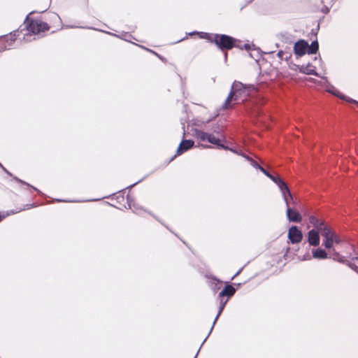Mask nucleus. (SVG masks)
Segmentation results:
<instances>
[{
	"label": "nucleus",
	"instance_id": "f257e3e1",
	"mask_svg": "<svg viewBox=\"0 0 358 358\" xmlns=\"http://www.w3.org/2000/svg\"><path fill=\"white\" fill-rule=\"evenodd\" d=\"M252 85L245 86L241 83L234 82L231 86L229 94L225 100L222 108L230 109L236 104L245 101L250 95V92L254 90Z\"/></svg>",
	"mask_w": 358,
	"mask_h": 358
},
{
	"label": "nucleus",
	"instance_id": "f03ea898",
	"mask_svg": "<svg viewBox=\"0 0 358 358\" xmlns=\"http://www.w3.org/2000/svg\"><path fill=\"white\" fill-rule=\"evenodd\" d=\"M319 231L323 237V245L327 249L330 250V257L332 258V253L334 250L336 251L334 249V244L340 243L341 240L336 232L327 225L324 227L319 226Z\"/></svg>",
	"mask_w": 358,
	"mask_h": 358
},
{
	"label": "nucleus",
	"instance_id": "7ed1b4c3",
	"mask_svg": "<svg viewBox=\"0 0 358 358\" xmlns=\"http://www.w3.org/2000/svg\"><path fill=\"white\" fill-rule=\"evenodd\" d=\"M25 24L29 33H31L33 34H40L50 29V27L47 23L39 19L34 20L27 17L25 21Z\"/></svg>",
	"mask_w": 358,
	"mask_h": 358
},
{
	"label": "nucleus",
	"instance_id": "20e7f679",
	"mask_svg": "<svg viewBox=\"0 0 358 358\" xmlns=\"http://www.w3.org/2000/svg\"><path fill=\"white\" fill-rule=\"evenodd\" d=\"M332 259L340 263L346 264L350 268L358 273V256L347 260L344 256L341 255L338 252L334 250Z\"/></svg>",
	"mask_w": 358,
	"mask_h": 358
},
{
	"label": "nucleus",
	"instance_id": "39448f33",
	"mask_svg": "<svg viewBox=\"0 0 358 358\" xmlns=\"http://www.w3.org/2000/svg\"><path fill=\"white\" fill-rule=\"evenodd\" d=\"M213 41L220 49H231L234 45V38L227 35L215 34Z\"/></svg>",
	"mask_w": 358,
	"mask_h": 358
},
{
	"label": "nucleus",
	"instance_id": "423d86ee",
	"mask_svg": "<svg viewBox=\"0 0 358 358\" xmlns=\"http://www.w3.org/2000/svg\"><path fill=\"white\" fill-rule=\"evenodd\" d=\"M287 237L292 244L299 243L302 241L303 234L297 227L292 226L289 229Z\"/></svg>",
	"mask_w": 358,
	"mask_h": 358
},
{
	"label": "nucleus",
	"instance_id": "0eeeda50",
	"mask_svg": "<svg viewBox=\"0 0 358 358\" xmlns=\"http://www.w3.org/2000/svg\"><path fill=\"white\" fill-rule=\"evenodd\" d=\"M17 32V31H15L13 33H10L9 35L0 38V52L12 45L13 43L15 41Z\"/></svg>",
	"mask_w": 358,
	"mask_h": 358
},
{
	"label": "nucleus",
	"instance_id": "6e6552de",
	"mask_svg": "<svg viewBox=\"0 0 358 358\" xmlns=\"http://www.w3.org/2000/svg\"><path fill=\"white\" fill-rule=\"evenodd\" d=\"M308 44L304 41H299L294 44V53L301 57L308 52Z\"/></svg>",
	"mask_w": 358,
	"mask_h": 358
},
{
	"label": "nucleus",
	"instance_id": "1a4fd4ad",
	"mask_svg": "<svg viewBox=\"0 0 358 358\" xmlns=\"http://www.w3.org/2000/svg\"><path fill=\"white\" fill-rule=\"evenodd\" d=\"M327 91L341 99H343L348 102L355 103L358 106V101L342 94L335 87L332 85H329L327 88Z\"/></svg>",
	"mask_w": 358,
	"mask_h": 358
},
{
	"label": "nucleus",
	"instance_id": "9d476101",
	"mask_svg": "<svg viewBox=\"0 0 358 358\" xmlns=\"http://www.w3.org/2000/svg\"><path fill=\"white\" fill-rule=\"evenodd\" d=\"M287 217L290 222H300L302 220L301 215L299 213L289 207L287 206Z\"/></svg>",
	"mask_w": 358,
	"mask_h": 358
},
{
	"label": "nucleus",
	"instance_id": "9b49d317",
	"mask_svg": "<svg viewBox=\"0 0 358 358\" xmlns=\"http://www.w3.org/2000/svg\"><path fill=\"white\" fill-rule=\"evenodd\" d=\"M319 231L312 229L308 233V241L310 245L317 246L320 244Z\"/></svg>",
	"mask_w": 358,
	"mask_h": 358
},
{
	"label": "nucleus",
	"instance_id": "f8f14e48",
	"mask_svg": "<svg viewBox=\"0 0 358 358\" xmlns=\"http://www.w3.org/2000/svg\"><path fill=\"white\" fill-rule=\"evenodd\" d=\"M194 142L192 140H183L180 143L176 154L178 155H180L182 154L184 152L187 151V150L190 149L194 146Z\"/></svg>",
	"mask_w": 358,
	"mask_h": 358
},
{
	"label": "nucleus",
	"instance_id": "ddd939ff",
	"mask_svg": "<svg viewBox=\"0 0 358 358\" xmlns=\"http://www.w3.org/2000/svg\"><path fill=\"white\" fill-rule=\"evenodd\" d=\"M206 141L210 143L216 145L217 146L224 147L221 143L223 141V138L221 136H215L213 134L207 133Z\"/></svg>",
	"mask_w": 358,
	"mask_h": 358
},
{
	"label": "nucleus",
	"instance_id": "4468645a",
	"mask_svg": "<svg viewBox=\"0 0 358 358\" xmlns=\"http://www.w3.org/2000/svg\"><path fill=\"white\" fill-rule=\"evenodd\" d=\"M313 257L315 259H325L328 258L327 252L321 248L314 249L312 250Z\"/></svg>",
	"mask_w": 358,
	"mask_h": 358
},
{
	"label": "nucleus",
	"instance_id": "2eb2a0df",
	"mask_svg": "<svg viewBox=\"0 0 358 358\" xmlns=\"http://www.w3.org/2000/svg\"><path fill=\"white\" fill-rule=\"evenodd\" d=\"M300 71L307 75H315L317 76H320L317 73L315 66H313L311 64H308L307 66H302L300 69Z\"/></svg>",
	"mask_w": 358,
	"mask_h": 358
},
{
	"label": "nucleus",
	"instance_id": "dca6fc26",
	"mask_svg": "<svg viewBox=\"0 0 358 358\" xmlns=\"http://www.w3.org/2000/svg\"><path fill=\"white\" fill-rule=\"evenodd\" d=\"M236 289L231 285H227L219 294V297L224 296H231L234 294Z\"/></svg>",
	"mask_w": 358,
	"mask_h": 358
},
{
	"label": "nucleus",
	"instance_id": "f3484780",
	"mask_svg": "<svg viewBox=\"0 0 358 358\" xmlns=\"http://www.w3.org/2000/svg\"><path fill=\"white\" fill-rule=\"evenodd\" d=\"M286 206H289V202L293 201V196L289 187L281 193Z\"/></svg>",
	"mask_w": 358,
	"mask_h": 358
},
{
	"label": "nucleus",
	"instance_id": "a211bd4d",
	"mask_svg": "<svg viewBox=\"0 0 358 358\" xmlns=\"http://www.w3.org/2000/svg\"><path fill=\"white\" fill-rule=\"evenodd\" d=\"M273 181L278 185L281 193L288 188L287 184L278 176H276Z\"/></svg>",
	"mask_w": 358,
	"mask_h": 358
},
{
	"label": "nucleus",
	"instance_id": "6ab92c4d",
	"mask_svg": "<svg viewBox=\"0 0 358 358\" xmlns=\"http://www.w3.org/2000/svg\"><path fill=\"white\" fill-rule=\"evenodd\" d=\"M193 135L197 139H199V140H200L201 141H206L207 133L203 131L199 130V129H194Z\"/></svg>",
	"mask_w": 358,
	"mask_h": 358
},
{
	"label": "nucleus",
	"instance_id": "aec40b11",
	"mask_svg": "<svg viewBox=\"0 0 358 358\" xmlns=\"http://www.w3.org/2000/svg\"><path fill=\"white\" fill-rule=\"evenodd\" d=\"M310 222L314 225V227L317 229V231H319V226H322L323 227L326 226L322 221L319 220L315 217H310Z\"/></svg>",
	"mask_w": 358,
	"mask_h": 358
},
{
	"label": "nucleus",
	"instance_id": "412c9836",
	"mask_svg": "<svg viewBox=\"0 0 358 358\" xmlns=\"http://www.w3.org/2000/svg\"><path fill=\"white\" fill-rule=\"evenodd\" d=\"M199 38H204L210 41H214L215 34H210L206 32H197Z\"/></svg>",
	"mask_w": 358,
	"mask_h": 358
},
{
	"label": "nucleus",
	"instance_id": "4be33fe9",
	"mask_svg": "<svg viewBox=\"0 0 358 358\" xmlns=\"http://www.w3.org/2000/svg\"><path fill=\"white\" fill-rule=\"evenodd\" d=\"M318 50V43L317 41H313L311 45L308 48V54H314L317 52Z\"/></svg>",
	"mask_w": 358,
	"mask_h": 358
},
{
	"label": "nucleus",
	"instance_id": "5701e85b",
	"mask_svg": "<svg viewBox=\"0 0 358 358\" xmlns=\"http://www.w3.org/2000/svg\"><path fill=\"white\" fill-rule=\"evenodd\" d=\"M227 302V300L223 301V300L220 298L219 311H218L217 315H216V317L214 320L213 325L215 324L216 320H217V318L220 315L221 313L222 312L223 309L224 308V306H225Z\"/></svg>",
	"mask_w": 358,
	"mask_h": 358
},
{
	"label": "nucleus",
	"instance_id": "b1692460",
	"mask_svg": "<svg viewBox=\"0 0 358 358\" xmlns=\"http://www.w3.org/2000/svg\"><path fill=\"white\" fill-rule=\"evenodd\" d=\"M322 3L324 4V8H322V11L324 13H327L329 10V7L331 5V3L334 0H321Z\"/></svg>",
	"mask_w": 358,
	"mask_h": 358
},
{
	"label": "nucleus",
	"instance_id": "393cba45",
	"mask_svg": "<svg viewBox=\"0 0 358 358\" xmlns=\"http://www.w3.org/2000/svg\"><path fill=\"white\" fill-rule=\"evenodd\" d=\"M129 208L134 210V212H136V213H140V208L137 206V205L135 203V202H133V201H130L129 203Z\"/></svg>",
	"mask_w": 358,
	"mask_h": 358
},
{
	"label": "nucleus",
	"instance_id": "a878e982",
	"mask_svg": "<svg viewBox=\"0 0 358 358\" xmlns=\"http://www.w3.org/2000/svg\"><path fill=\"white\" fill-rule=\"evenodd\" d=\"M259 170L266 175L268 178H269L272 181L274 180V178L276 176H273L271 174H270L266 169H264L263 167H259Z\"/></svg>",
	"mask_w": 358,
	"mask_h": 358
},
{
	"label": "nucleus",
	"instance_id": "bb28decb",
	"mask_svg": "<svg viewBox=\"0 0 358 358\" xmlns=\"http://www.w3.org/2000/svg\"><path fill=\"white\" fill-rule=\"evenodd\" d=\"M245 158L250 162V164L251 165L255 168V169H259V167H262L261 166H259L255 161H254L253 159H250L249 157H245Z\"/></svg>",
	"mask_w": 358,
	"mask_h": 358
},
{
	"label": "nucleus",
	"instance_id": "cd10ccee",
	"mask_svg": "<svg viewBox=\"0 0 358 358\" xmlns=\"http://www.w3.org/2000/svg\"><path fill=\"white\" fill-rule=\"evenodd\" d=\"M213 118H210V119L207 120L206 121H203V122H201V123H198V124H197V125H198V126H201V125H203V124H207V123L210 122L211 120H213Z\"/></svg>",
	"mask_w": 358,
	"mask_h": 358
},
{
	"label": "nucleus",
	"instance_id": "c85d7f7f",
	"mask_svg": "<svg viewBox=\"0 0 358 358\" xmlns=\"http://www.w3.org/2000/svg\"><path fill=\"white\" fill-rule=\"evenodd\" d=\"M245 49L248 50L250 48V45H245Z\"/></svg>",
	"mask_w": 358,
	"mask_h": 358
},
{
	"label": "nucleus",
	"instance_id": "c756f323",
	"mask_svg": "<svg viewBox=\"0 0 358 358\" xmlns=\"http://www.w3.org/2000/svg\"><path fill=\"white\" fill-rule=\"evenodd\" d=\"M15 180H17V181H19L20 182H22V183L25 184V182H24L23 181H22V180H19V179H17V178H15Z\"/></svg>",
	"mask_w": 358,
	"mask_h": 358
},
{
	"label": "nucleus",
	"instance_id": "7c9ffc66",
	"mask_svg": "<svg viewBox=\"0 0 358 358\" xmlns=\"http://www.w3.org/2000/svg\"><path fill=\"white\" fill-rule=\"evenodd\" d=\"M310 257L308 256V258H303V260H306V259L310 260Z\"/></svg>",
	"mask_w": 358,
	"mask_h": 358
},
{
	"label": "nucleus",
	"instance_id": "2f4dec72",
	"mask_svg": "<svg viewBox=\"0 0 358 358\" xmlns=\"http://www.w3.org/2000/svg\"><path fill=\"white\" fill-rule=\"evenodd\" d=\"M24 40H25L26 41H29V39L28 38L24 37Z\"/></svg>",
	"mask_w": 358,
	"mask_h": 358
},
{
	"label": "nucleus",
	"instance_id": "473e14b6",
	"mask_svg": "<svg viewBox=\"0 0 358 358\" xmlns=\"http://www.w3.org/2000/svg\"><path fill=\"white\" fill-rule=\"evenodd\" d=\"M224 57H225V58H227V53H225Z\"/></svg>",
	"mask_w": 358,
	"mask_h": 358
},
{
	"label": "nucleus",
	"instance_id": "72a5a7b5",
	"mask_svg": "<svg viewBox=\"0 0 358 358\" xmlns=\"http://www.w3.org/2000/svg\"><path fill=\"white\" fill-rule=\"evenodd\" d=\"M1 218H2V217H1V215H0V220H1Z\"/></svg>",
	"mask_w": 358,
	"mask_h": 358
},
{
	"label": "nucleus",
	"instance_id": "f704fd0d",
	"mask_svg": "<svg viewBox=\"0 0 358 358\" xmlns=\"http://www.w3.org/2000/svg\"><path fill=\"white\" fill-rule=\"evenodd\" d=\"M194 358H196V357H194Z\"/></svg>",
	"mask_w": 358,
	"mask_h": 358
}]
</instances>
